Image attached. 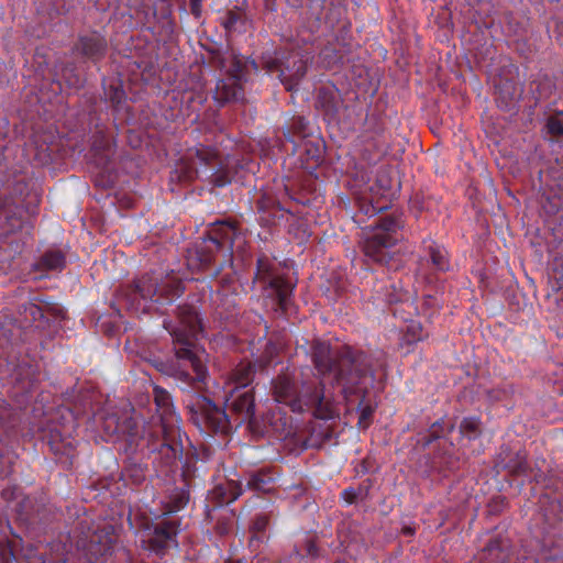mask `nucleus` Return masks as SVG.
I'll return each mask as SVG.
<instances>
[{
  "label": "nucleus",
  "mask_w": 563,
  "mask_h": 563,
  "mask_svg": "<svg viewBox=\"0 0 563 563\" xmlns=\"http://www.w3.org/2000/svg\"><path fill=\"white\" fill-rule=\"evenodd\" d=\"M253 366L250 363H241L232 371L230 377L223 386V389L246 388L253 380Z\"/></svg>",
  "instance_id": "12"
},
{
  "label": "nucleus",
  "mask_w": 563,
  "mask_h": 563,
  "mask_svg": "<svg viewBox=\"0 0 563 563\" xmlns=\"http://www.w3.org/2000/svg\"><path fill=\"white\" fill-rule=\"evenodd\" d=\"M245 63L236 56L230 54L223 58L221 68L225 71V77L217 82L213 97L219 103L236 101L242 97V79Z\"/></svg>",
  "instance_id": "6"
},
{
  "label": "nucleus",
  "mask_w": 563,
  "mask_h": 563,
  "mask_svg": "<svg viewBox=\"0 0 563 563\" xmlns=\"http://www.w3.org/2000/svg\"><path fill=\"white\" fill-rule=\"evenodd\" d=\"M253 485H256V487L260 488V486L256 483V478H254Z\"/></svg>",
  "instance_id": "34"
},
{
  "label": "nucleus",
  "mask_w": 563,
  "mask_h": 563,
  "mask_svg": "<svg viewBox=\"0 0 563 563\" xmlns=\"http://www.w3.org/2000/svg\"><path fill=\"white\" fill-rule=\"evenodd\" d=\"M225 410L209 402L205 411L206 422L217 432H227L229 428L228 411L239 416L238 423L251 421L254 416V397L250 389H223Z\"/></svg>",
  "instance_id": "4"
},
{
  "label": "nucleus",
  "mask_w": 563,
  "mask_h": 563,
  "mask_svg": "<svg viewBox=\"0 0 563 563\" xmlns=\"http://www.w3.org/2000/svg\"><path fill=\"white\" fill-rule=\"evenodd\" d=\"M189 7H190L191 13L196 18H199L201 14V0H189Z\"/></svg>",
  "instance_id": "23"
},
{
  "label": "nucleus",
  "mask_w": 563,
  "mask_h": 563,
  "mask_svg": "<svg viewBox=\"0 0 563 563\" xmlns=\"http://www.w3.org/2000/svg\"><path fill=\"white\" fill-rule=\"evenodd\" d=\"M231 23H233L232 20H229L228 24H227V27H229L231 25Z\"/></svg>",
  "instance_id": "33"
},
{
  "label": "nucleus",
  "mask_w": 563,
  "mask_h": 563,
  "mask_svg": "<svg viewBox=\"0 0 563 563\" xmlns=\"http://www.w3.org/2000/svg\"><path fill=\"white\" fill-rule=\"evenodd\" d=\"M479 420L477 418L471 417L465 418L460 426V433L467 438L468 440L474 439L479 433Z\"/></svg>",
  "instance_id": "18"
},
{
  "label": "nucleus",
  "mask_w": 563,
  "mask_h": 563,
  "mask_svg": "<svg viewBox=\"0 0 563 563\" xmlns=\"http://www.w3.org/2000/svg\"><path fill=\"white\" fill-rule=\"evenodd\" d=\"M180 283L165 282L162 285L156 283V279L152 276H144L135 283V295H139L142 299H153L155 301L166 300L172 301L175 297H178L181 292Z\"/></svg>",
  "instance_id": "7"
},
{
  "label": "nucleus",
  "mask_w": 563,
  "mask_h": 563,
  "mask_svg": "<svg viewBox=\"0 0 563 563\" xmlns=\"http://www.w3.org/2000/svg\"><path fill=\"white\" fill-rule=\"evenodd\" d=\"M307 552H308L309 555H312V556L316 555L317 548H316V544L313 542H309L307 544Z\"/></svg>",
  "instance_id": "27"
},
{
  "label": "nucleus",
  "mask_w": 563,
  "mask_h": 563,
  "mask_svg": "<svg viewBox=\"0 0 563 563\" xmlns=\"http://www.w3.org/2000/svg\"><path fill=\"white\" fill-rule=\"evenodd\" d=\"M309 57L305 55L289 56L279 69V79L288 90H294L306 74Z\"/></svg>",
  "instance_id": "9"
},
{
  "label": "nucleus",
  "mask_w": 563,
  "mask_h": 563,
  "mask_svg": "<svg viewBox=\"0 0 563 563\" xmlns=\"http://www.w3.org/2000/svg\"><path fill=\"white\" fill-rule=\"evenodd\" d=\"M312 360L318 377L303 382L297 391L287 375L278 376L273 384L275 400L287 405L291 411L311 410L319 419H333L344 410L358 413V427L369 426L373 409L365 404V394L373 376L368 357L349 346L341 350L325 342H316Z\"/></svg>",
  "instance_id": "1"
},
{
  "label": "nucleus",
  "mask_w": 563,
  "mask_h": 563,
  "mask_svg": "<svg viewBox=\"0 0 563 563\" xmlns=\"http://www.w3.org/2000/svg\"><path fill=\"white\" fill-rule=\"evenodd\" d=\"M177 532L178 529L174 520H163L155 525L153 533H148L147 540L153 550L161 551L174 542Z\"/></svg>",
  "instance_id": "10"
},
{
  "label": "nucleus",
  "mask_w": 563,
  "mask_h": 563,
  "mask_svg": "<svg viewBox=\"0 0 563 563\" xmlns=\"http://www.w3.org/2000/svg\"><path fill=\"white\" fill-rule=\"evenodd\" d=\"M267 525H268L267 518L265 516H258L254 520L252 529L254 530L255 533H258V532L264 531L266 529Z\"/></svg>",
  "instance_id": "22"
},
{
  "label": "nucleus",
  "mask_w": 563,
  "mask_h": 563,
  "mask_svg": "<svg viewBox=\"0 0 563 563\" xmlns=\"http://www.w3.org/2000/svg\"><path fill=\"white\" fill-rule=\"evenodd\" d=\"M197 157L205 164H211L213 161H219V154L210 148L200 147L196 151Z\"/></svg>",
  "instance_id": "21"
},
{
  "label": "nucleus",
  "mask_w": 563,
  "mask_h": 563,
  "mask_svg": "<svg viewBox=\"0 0 563 563\" xmlns=\"http://www.w3.org/2000/svg\"><path fill=\"white\" fill-rule=\"evenodd\" d=\"M255 539H258L257 534H255L254 538L251 539V542L253 543Z\"/></svg>",
  "instance_id": "32"
},
{
  "label": "nucleus",
  "mask_w": 563,
  "mask_h": 563,
  "mask_svg": "<svg viewBox=\"0 0 563 563\" xmlns=\"http://www.w3.org/2000/svg\"><path fill=\"white\" fill-rule=\"evenodd\" d=\"M547 134L551 136V139L561 141L563 140V121L559 117H551L548 119L545 125Z\"/></svg>",
  "instance_id": "19"
},
{
  "label": "nucleus",
  "mask_w": 563,
  "mask_h": 563,
  "mask_svg": "<svg viewBox=\"0 0 563 563\" xmlns=\"http://www.w3.org/2000/svg\"><path fill=\"white\" fill-rule=\"evenodd\" d=\"M209 241L217 247L219 249L221 246V242L219 241L218 238H214V236H210L209 238Z\"/></svg>",
  "instance_id": "29"
},
{
  "label": "nucleus",
  "mask_w": 563,
  "mask_h": 563,
  "mask_svg": "<svg viewBox=\"0 0 563 563\" xmlns=\"http://www.w3.org/2000/svg\"><path fill=\"white\" fill-rule=\"evenodd\" d=\"M219 162H220V167L213 174V183L218 187H223L231 183L232 175H231V172L229 170V167L232 166L234 161L231 158H227L224 162L223 161H219Z\"/></svg>",
  "instance_id": "16"
},
{
  "label": "nucleus",
  "mask_w": 563,
  "mask_h": 563,
  "mask_svg": "<svg viewBox=\"0 0 563 563\" xmlns=\"http://www.w3.org/2000/svg\"><path fill=\"white\" fill-rule=\"evenodd\" d=\"M187 503V497L183 494L180 498L177 500V504L174 507V510L180 509Z\"/></svg>",
  "instance_id": "25"
},
{
  "label": "nucleus",
  "mask_w": 563,
  "mask_h": 563,
  "mask_svg": "<svg viewBox=\"0 0 563 563\" xmlns=\"http://www.w3.org/2000/svg\"><path fill=\"white\" fill-rule=\"evenodd\" d=\"M294 283L282 276L271 277L268 286L266 287V294L272 297L282 310H286L289 303L290 296L292 294Z\"/></svg>",
  "instance_id": "11"
},
{
  "label": "nucleus",
  "mask_w": 563,
  "mask_h": 563,
  "mask_svg": "<svg viewBox=\"0 0 563 563\" xmlns=\"http://www.w3.org/2000/svg\"><path fill=\"white\" fill-rule=\"evenodd\" d=\"M401 227L399 217L388 216L380 219L364 240L365 256L375 263L386 265L389 269H397L400 266L397 242Z\"/></svg>",
  "instance_id": "3"
},
{
  "label": "nucleus",
  "mask_w": 563,
  "mask_h": 563,
  "mask_svg": "<svg viewBox=\"0 0 563 563\" xmlns=\"http://www.w3.org/2000/svg\"><path fill=\"white\" fill-rule=\"evenodd\" d=\"M32 308H33L34 310H36V311H40V308H38V307H35V306H34V307H32Z\"/></svg>",
  "instance_id": "35"
},
{
  "label": "nucleus",
  "mask_w": 563,
  "mask_h": 563,
  "mask_svg": "<svg viewBox=\"0 0 563 563\" xmlns=\"http://www.w3.org/2000/svg\"><path fill=\"white\" fill-rule=\"evenodd\" d=\"M179 318V327L169 330L178 345L176 347V356L178 360L188 363L195 373V377H190L188 373H183L184 379H195L203 383L207 377V353L205 349L195 344V341L202 333L201 320L192 308L183 309Z\"/></svg>",
  "instance_id": "2"
},
{
  "label": "nucleus",
  "mask_w": 563,
  "mask_h": 563,
  "mask_svg": "<svg viewBox=\"0 0 563 563\" xmlns=\"http://www.w3.org/2000/svg\"><path fill=\"white\" fill-rule=\"evenodd\" d=\"M435 428H437L435 426H433V427H432V433H433V434H435V433H437Z\"/></svg>",
  "instance_id": "31"
},
{
  "label": "nucleus",
  "mask_w": 563,
  "mask_h": 563,
  "mask_svg": "<svg viewBox=\"0 0 563 563\" xmlns=\"http://www.w3.org/2000/svg\"><path fill=\"white\" fill-rule=\"evenodd\" d=\"M221 228H224L225 239H231V235L235 232V229L232 225H222Z\"/></svg>",
  "instance_id": "24"
},
{
  "label": "nucleus",
  "mask_w": 563,
  "mask_h": 563,
  "mask_svg": "<svg viewBox=\"0 0 563 563\" xmlns=\"http://www.w3.org/2000/svg\"><path fill=\"white\" fill-rule=\"evenodd\" d=\"M156 411L159 416V430L167 440L179 430V417L175 412L169 394L157 386L153 388Z\"/></svg>",
  "instance_id": "8"
},
{
  "label": "nucleus",
  "mask_w": 563,
  "mask_h": 563,
  "mask_svg": "<svg viewBox=\"0 0 563 563\" xmlns=\"http://www.w3.org/2000/svg\"><path fill=\"white\" fill-rule=\"evenodd\" d=\"M76 49L88 58L97 59L103 55L106 42L100 35L91 34L89 36L81 37Z\"/></svg>",
  "instance_id": "13"
},
{
  "label": "nucleus",
  "mask_w": 563,
  "mask_h": 563,
  "mask_svg": "<svg viewBox=\"0 0 563 563\" xmlns=\"http://www.w3.org/2000/svg\"><path fill=\"white\" fill-rule=\"evenodd\" d=\"M41 264L48 271H60L65 265V258L60 252L51 251L44 254Z\"/></svg>",
  "instance_id": "17"
},
{
  "label": "nucleus",
  "mask_w": 563,
  "mask_h": 563,
  "mask_svg": "<svg viewBox=\"0 0 563 563\" xmlns=\"http://www.w3.org/2000/svg\"><path fill=\"white\" fill-rule=\"evenodd\" d=\"M242 494V488L239 483L234 481H228L219 484L212 490V496L218 499L220 505L230 504L236 500Z\"/></svg>",
  "instance_id": "14"
},
{
  "label": "nucleus",
  "mask_w": 563,
  "mask_h": 563,
  "mask_svg": "<svg viewBox=\"0 0 563 563\" xmlns=\"http://www.w3.org/2000/svg\"><path fill=\"white\" fill-rule=\"evenodd\" d=\"M422 338H423V333H422V328H421L420 323L411 322L407 327V331L404 336V341L407 343H412V342L422 340Z\"/></svg>",
  "instance_id": "20"
},
{
  "label": "nucleus",
  "mask_w": 563,
  "mask_h": 563,
  "mask_svg": "<svg viewBox=\"0 0 563 563\" xmlns=\"http://www.w3.org/2000/svg\"><path fill=\"white\" fill-rule=\"evenodd\" d=\"M427 249L429 251L430 260L437 269L445 271L449 268L448 253L442 246L431 242L427 245Z\"/></svg>",
  "instance_id": "15"
},
{
  "label": "nucleus",
  "mask_w": 563,
  "mask_h": 563,
  "mask_svg": "<svg viewBox=\"0 0 563 563\" xmlns=\"http://www.w3.org/2000/svg\"><path fill=\"white\" fill-rule=\"evenodd\" d=\"M401 299H402V296L400 294H395V295H390V296L386 297V301L389 303L399 301Z\"/></svg>",
  "instance_id": "26"
},
{
  "label": "nucleus",
  "mask_w": 563,
  "mask_h": 563,
  "mask_svg": "<svg viewBox=\"0 0 563 563\" xmlns=\"http://www.w3.org/2000/svg\"><path fill=\"white\" fill-rule=\"evenodd\" d=\"M343 496L347 503H353L354 494L352 490H344Z\"/></svg>",
  "instance_id": "28"
},
{
  "label": "nucleus",
  "mask_w": 563,
  "mask_h": 563,
  "mask_svg": "<svg viewBox=\"0 0 563 563\" xmlns=\"http://www.w3.org/2000/svg\"><path fill=\"white\" fill-rule=\"evenodd\" d=\"M227 563H242V562H240V561H232V560H230V561H228Z\"/></svg>",
  "instance_id": "30"
},
{
  "label": "nucleus",
  "mask_w": 563,
  "mask_h": 563,
  "mask_svg": "<svg viewBox=\"0 0 563 563\" xmlns=\"http://www.w3.org/2000/svg\"><path fill=\"white\" fill-rule=\"evenodd\" d=\"M115 529L108 522L99 523L93 530L84 532V537L76 541L78 550L86 553L90 561H102L112 553L114 547Z\"/></svg>",
  "instance_id": "5"
}]
</instances>
